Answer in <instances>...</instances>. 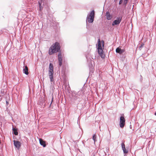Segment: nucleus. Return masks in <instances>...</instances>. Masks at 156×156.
Returning a JSON list of instances; mask_svg holds the SVG:
<instances>
[{
	"label": "nucleus",
	"instance_id": "f257e3e1",
	"mask_svg": "<svg viewBox=\"0 0 156 156\" xmlns=\"http://www.w3.org/2000/svg\"><path fill=\"white\" fill-rule=\"evenodd\" d=\"M60 48L59 44L58 42H56L50 48L48 52L49 54L50 55H51L54 53H56L59 51Z\"/></svg>",
	"mask_w": 156,
	"mask_h": 156
},
{
	"label": "nucleus",
	"instance_id": "f03ea898",
	"mask_svg": "<svg viewBox=\"0 0 156 156\" xmlns=\"http://www.w3.org/2000/svg\"><path fill=\"white\" fill-rule=\"evenodd\" d=\"M94 10L92 11L87 16L86 20V22L88 21L89 23H92L94 21Z\"/></svg>",
	"mask_w": 156,
	"mask_h": 156
},
{
	"label": "nucleus",
	"instance_id": "7ed1b4c3",
	"mask_svg": "<svg viewBox=\"0 0 156 156\" xmlns=\"http://www.w3.org/2000/svg\"><path fill=\"white\" fill-rule=\"evenodd\" d=\"M82 91H79L78 92H73L72 93V96L75 100L80 98L81 97Z\"/></svg>",
	"mask_w": 156,
	"mask_h": 156
},
{
	"label": "nucleus",
	"instance_id": "20e7f679",
	"mask_svg": "<svg viewBox=\"0 0 156 156\" xmlns=\"http://www.w3.org/2000/svg\"><path fill=\"white\" fill-rule=\"evenodd\" d=\"M122 17L120 16L117 17L116 18L117 20H115L112 23V25L114 26L115 25H119L121 22Z\"/></svg>",
	"mask_w": 156,
	"mask_h": 156
},
{
	"label": "nucleus",
	"instance_id": "39448f33",
	"mask_svg": "<svg viewBox=\"0 0 156 156\" xmlns=\"http://www.w3.org/2000/svg\"><path fill=\"white\" fill-rule=\"evenodd\" d=\"M125 119L123 116H121L120 119V126L122 128L124 127L125 124Z\"/></svg>",
	"mask_w": 156,
	"mask_h": 156
},
{
	"label": "nucleus",
	"instance_id": "423d86ee",
	"mask_svg": "<svg viewBox=\"0 0 156 156\" xmlns=\"http://www.w3.org/2000/svg\"><path fill=\"white\" fill-rule=\"evenodd\" d=\"M58 57L59 66L60 67L62 65V58L61 52H59L58 55Z\"/></svg>",
	"mask_w": 156,
	"mask_h": 156
},
{
	"label": "nucleus",
	"instance_id": "0eeeda50",
	"mask_svg": "<svg viewBox=\"0 0 156 156\" xmlns=\"http://www.w3.org/2000/svg\"><path fill=\"white\" fill-rule=\"evenodd\" d=\"M53 74H54L53 70L48 71V76L49 77V78L50 79V81L51 82H52L54 81Z\"/></svg>",
	"mask_w": 156,
	"mask_h": 156
},
{
	"label": "nucleus",
	"instance_id": "6e6552de",
	"mask_svg": "<svg viewBox=\"0 0 156 156\" xmlns=\"http://www.w3.org/2000/svg\"><path fill=\"white\" fill-rule=\"evenodd\" d=\"M14 144L16 147L18 149H19L21 146V143L20 142L17 140H14Z\"/></svg>",
	"mask_w": 156,
	"mask_h": 156
},
{
	"label": "nucleus",
	"instance_id": "1a4fd4ad",
	"mask_svg": "<svg viewBox=\"0 0 156 156\" xmlns=\"http://www.w3.org/2000/svg\"><path fill=\"white\" fill-rule=\"evenodd\" d=\"M125 51L124 49H122L119 47L117 48L116 49V52L120 54H123Z\"/></svg>",
	"mask_w": 156,
	"mask_h": 156
},
{
	"label": "nucleus",
	"instance_id": "9d476101",
	"mask_svg": "<svg viewBox=\"0 0 156 156\" xmlns=\"http://www.w3.org/2000/svg\"><path fill=\"white\" fill-rule=\"evenodd\" d=\"M121 146L123 153L125 154L127 153L128 152V149H126L125 145L124 143H122L121 144Z\"/></svg>",
	"mask_w": 156,
	"mask_h": 156
},
{
	"label": "nucleus",
	"instance_id": "9b49d317",
	"mask_svg": "<svg viewBox=\"0 0 156 156\" xmlns=\"http://www.w3.org/2000/svg\"><path fill=\"white\" fill-rule=\"evenodd\" d=\"M28 68L27 66H24L23 67V72L25 74L27 75L29 74L28 72Z\"/></svg>",
	"mask_w": 156,
	"mask_h": 156
},
{
	"label": "nucleus",
	"instance_id": "f8f14e48",
	"mask_svg": "<svg viewBox=\"0 0 156 156\" xmlns=\"http://www.w3.org/2000/svg\"><path fill=\"white\" fill-rule=\"evenodd\" d=\"M106 19L108 20H111L112 18V16L110 15L109 12H107L106 15Z\"/></svg>",
	"mask_w": 156,
	"mask_h": 156
},
{
	"label": "nucleus",
	"instance_id": "ddd939ff",
	"mask_svg": "<svg viewBox=\"0 0 156 156\" xmlns=\"http://www.w3.org/2000/svg\"><path fill=\"white\" fill-rule=\"evenodd\" d=\"M39 142L40 144L44 147L46 146V144L44 141H43L42 139H40Z\"/></svg>",
	"mask_w": 156,
	"mask_h": 156
},
{
	"label": "nucleus",
	"instance_id": "4468645a",
	"mask_svg": "<svg viewBox=\"0 0 156 156\" xmlns=\"http://www.w3.org/2000/svg\"><path fill=\"white\" fill-rule=\"evenodd\" d=\"M98 53L101 56V58L104 57L103 54V50L102 49H98Z\"/></svg>",
	"mask_w": 156,
	"mask_h": 156
},
{
	"label": "nucleus",
	"instance_id": "2eb2a0df",
	"mask_svg": "<svg viewBox=\"0 0 156 156\" xmlns=\"http://www.w3.org/2000/svg\"><path fill=\"white\" fill-rule=\"evenodd\" d=\"M53 70V66L52 63H50L48 71Z\"/></svg>",
	"mask_w": 156,
	"mask_h": 156
},
{
	"label": "nucleus",
	"instance_id": "dca6fc26",
	"mask_svg": "<svg viewBox=\"0 0 156 156\" xmlns=\"http://www.w3.org/2000/svg\"><path fill=\"white\" fill-rule=\"evenodd\" d=\"M13 133L16 135H17L18 134V133L17 131V130L15 128H12Z\"/></svg>",
	"mask_w": 156,
	"mask_h": 156
},
{
	"label": "nucleus",
	"instance_id": "f3484780",
	"mask_svg": "<svg viewBox=\"0 0 156 156\" xmlns=\"http://www.w3.org/2000/svg\"><path fill=\"white\" fill-rule=\"evenodd\" d=\"M144 44L143 43L141 44H140V45L139 46V49L140 50H141L142 48L144 47Z\"/></svg>",
	"mask_w": 156,
	"mask_h": 156
},
{
	"label": "nucleus",
	"instance_id": "a211bd4d",
	"mask_svg": "<svg viewBox=\"0 0 156 156\" xmlns=\"http://www.w3.org/2000/svg\"><path fill=\"white\" fill-rule=\"evenodd\" d=\"M96 134H94L93 135L92 139H93V140L94 141V143L96 141Z\"/></svg>",
	"mask_w": 156,
	"mask_h": 156
},
{
	"label": "nucleus",
	"instance_id": "6ab92c4d",
	"mask_svg": "<svg viewBox=\"0 0 156 156\" xmlns=\"http://www.w3.org/2000/svg\"><path fill=\"white\" fill-rule=\"evenodd\" d=\"M98 47L101 46V42H100V40L99 39H98Z\"/></svg>",
	"mask_w": 156,
	"mask_h": 156
},
{
	"label": "nucleus",
	"instance_id": "aec40b11",
	"mask_svg": "<svg viewBox=\"0 0 156 156\" xmlns=\"http://www.w3.org/2000/svg\"><path fill=\"white\" fill-rule=\"evenodd\" d=\"M128 0H124V4L125 5V6H126V4L127 3L128 1Z\"/></svg>",
	"mask_w": 156,
	"mask_h": 156
},
{
	"label": "nucleus",
	"instance_id": "412c9836",
	"mask_svg": "<svg viewBox=\"0 0 156 156\" xmlns=\"http://www.w3.org/2000/svg\"><path fill=\"white\" fill-rule=\"evenodd\" d=\"M98 49H102L101 46L98 47Z\"/></svg>",
	"mask_w": 156,
	"mask_h": 156
},
{
	"label": "nucleus",
	"instance_id": "4be33fe9",
	"mask_svg": "<svg viewBox=\"0 0 156 156\" xmlns=\"http://www.w3.org/2000/svg\"><path fill=\"white\" fill-rule=\"evenodd\" d=\"M122 0H120L119 2V4L120 5L122 3Z\"/></svg>",
	"mask_w": 156,
	"mask_h": 156
},
{
	"label": "nucleus",
	"instance_id": "5701e85b",
	"mask_svg": "<svg viewBox=\"0 0 156 156\" xmlns=\"http://www.w3.org/2000/svg\"><path fill=\"white\" fill-rule=\"evenodd\" d=\"M42 7L41 6V5L40 4V10H41L42 9Z\"/></svg>",
	"mask_w": 156,
	"mask_h": 156
},
{
	"label": "nucleus",
	"instance_id": "b1692460",
	"mask_svg": "<svg viewBox=\"0 0 156 156\" xmlns=\"http://www.w3.org/2000/svg\"><path fill=\"white\" fill-rule=\"evenodd\" d=\"M103 46H104V42L103 41Z\"/></svg>",
	"mask_w": 156,
	"mask_h": 156
},
{
	"label": "nucleus",
	"instance_id": "393cba45",
	"mask_svg": "<svg viewBox=\"0 0 156 156\" xmlns=\"http://www.w3.org/2000/svg\"><path fill=\"white\" fill-rule=\"evenodd\" d=\"M154 115H156V112H155L154 113Z\"/></svg>",
	"mask_w": 156,
	"mask_h": 156
},
{
	"label": "nucleus",
	"instance_id": "a878e982",
	"mask_svg": "<svg viewBox=\"0 0 156 156\" xmlns=\"http://www.w3.org/2000/svg\"><path fill=\"white\" fill-rule=\"evenodd\" d=\"M7 103H8V102L7 101H6Z\"/></svg>",
	"mask_w": 156,
	"mask_h": 156
},
{
	"label": "nucleus",
	"instance_id": "bb28decb",
	"mask_svg": "<svg viewBox=\"0 0 156 156\" xmlns=\"http://www.w3.org/2000/svg\"><path fill=\"white\" fill-rule=\"evenodd\" d=\"M53 99V98H52V99Z\"/></svg>",
	"mask_w": 156,
	"mask_h": 156
}]
</instances>
